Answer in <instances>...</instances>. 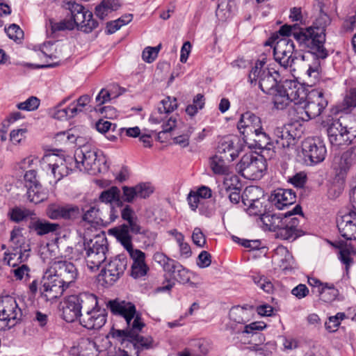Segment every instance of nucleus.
Wrapping results in <instances>:
<instances>
[{
  "mask_svg": "<svg viewBox=\"0 0 356 356\" xmlns=\"http://www.w3.org/2000/svg\"><path fill=\"white\" fill-rule=\"evenodd\" d=\"M282 36L279 31L274 33L266 42V46H273L275 60L285 69L291 67L296 57L293 56L295 44L289 36Z\"/></svg>",
  "mask_w": 356,
  "mask_h": 356,
  "instance_id": "obj_6",
  "label": "nucleus"
},
{
  "mask_svg": "<svg viewBox=\"0 0 356 356\" xmlns=\"http://www.w3.org/2000/svg\"><path fill=\"white\" fill-rule=\"evenodd\" d=\"M327 100L324 97L323 92L312 90L306 93V98L301 105H297L295 108L300 118L304 121L319 116L327 106Z\"/></svg>",
  "mask_w": 356,
  "mask_h": 356,
  "instance_id": "obj_8",
  "label": "nucleus"
},
{
  "mask_svg": "<svg viewBox=\"0 0 356 356\" xmlns=\"http://www.w3.org/2000/svg\"><path fill=\"white\" fill-rule=\"evenodd\" d=\"M49 270H51L67 289L75 282L79 276V271L75 265L66 260L54 261Z\"/></svg>",
  "mask_w": 356,
  "mask_h": 356,
  "instance_id": "obj_19",
  "label": "nucleus"
},
{
  "mask_svg": "<svg viewBox=\"0 0 356 356\" xmlns=\"http://www.w3.org/2000/svg\"><path fill=\"white\" fill-rule=\"evenodd\" d=\"M274 144L280 148L289 147L295 144L297 138H299L297 131L292 124L277 127L274 129Z\"/></svg>",
  "mask_w": 356,
  "mask_h": 356,
  "instance_id": "obj_23",
  "label": "nucleus"
},
{
  "mask_svg": "<svg viewBox=\"0 0 356 356\" xmlns=\"http://www.w3.org/2000/svg\"><path fill=\"white\" fill-rule=\"evenodd\" d=\"M352 207L348 212L337 219V227L341 236L346 240L356 239V186L350 193Z\"/></svg>",
  "mask_w": 356,
  "mask_h": 356,
  "instance_id": "obj_15",
  "label": "nucleus"
},
{
  "mask_svg": "<svg viewBox=\"0 0 356 356\" xmlns=\"http://www.w3.org/2000/svg\"><path fill=\"white\" fill-rule=\"evenodd\" d=\"M227 161L215 155L211 159L210 165L212 171L217 175H224L228 172Z\"/></svg>",
  "mask_w": 356,
  "mask_h": 356,
  "instance_id": "obj_47",
  "label": "nucleus"
},
{
  "mask_svg": "<svg viewBox=\"0 0 356 356\" xmlns=\"http://www.w3.org/2000/svg\"><path fill=\"white\" fill-rule=\"evenodd\" d=\"M346 118H340L334 120L327 128V136L332 145L342 146L350 145L355 138V134L348 128Z\"/></svg>",
  "mask_w": 356,
  "mask_h": 356,
  "instance_id": "obj_14",
  "label": "nucleus"
},
{
  "mask_svg": "<svg viewBox=\"0 0 356 356\" xmlns=\"http://www.w3.org/2000/svg\"><path fill=\"white\" fill-rule=\"evenodd\" d=\"M67 6L79 30L88 33L98 26V22L93 18L92 13L82 5L69 2Z\"/></svg>",
  "mask_w": 356,
  "mask_h": 356,
  "instance_id": "obj_17",
  "label": "nucleus"
},
{
  "mask_svg": "<svg viewBox=\"0 0 356 356\" xmlns=\"http://www.w3.org/2000/svg\"><path fill=\"white\" fill-rule=\"evenodd\" d=\"M243 141L250 147L261 149V153L264 156L266 154L269 159L273 158L275 154L274 141L264 131L262 126L246 138H244Z\"/></svg>",
  "mask_w": 356,
  "mask_h": 356,
  "instance_id": "obj_18",
  "label": "nucleus"
},
{
  "mask_svg": "<svg viewBox=\"0 0 356 356\" xmlns=\"http://www.w3.org/2000/svg\"><path fill=\"white\" fill-rule=\"evenodd\" d=\"M273 261L282 270L291 268L294 263L292 254L283 245H280L275 250Z\"/></svg>",
  "mask_w": 356,
  "mask_h": 356,
  "instance_id": "obj_36",
  "label": "nucleus"
},
{
  "mask_svg": "<svg viewBox=\"0 0 356 356\" xmlns=\"http://www.w3.org/2000/svg\"><path fill=\"white\" fill-rule=\"evenodd\" d=\"M61 47L58 44L50 42L44 43L42 48V52L51 59L60 58Z\"/></svg>",
  "mask_w": 356,
  "mask_h": 356,
  "instance_id": "obj_50",
  "label": "nucleus"
},
{
  "mask_svg": "<svg viewBox=\"0 0 356 356\" xmlns=\"http://www.w3.org/2000/svg\"><path fill=\"white\" fill-rule=\"evenodd\" d=\"M161 44H159L158 46L154 47H146L142 54L143 59L147 63L153 62L158 56L159 51L161 49Z\"/></svg>",
  "mask_w": 356,
  "mask_h": 356,
  "instance_id": "obj_57",
  "label": "nucleus"
},
{
  "mask_svg": "<svg viewBox=\"0 0 356 356\" xmlns=\"http://www.w3.org/2000/svg\"><path fill=\"white\" fill-rule=\"evenodd\" d=\"M261 126V118L250 111L241 114L237 124V128L242 136L243 140Z\"/></svg>",
  "mask_w": 356,
  "mask_h": 356,
  "instance_id": "obj_24",
  "label": "nucleus"
},
{
  "mask_svg": "<svg viewBox=\"0 0 356 356\" xmlns=\"http://www.w3.org/2000/svg\"><path fill=\"white\" fill-rule=\"evenodd\" d=\"M40 106V99L35 97H30L26 101L17 104V107L19 110L35 111Z\"/></svg>",
  "mask_w": 356,
  "mask_h": 356,
  "instance_id": "obj_53",
  "label": "nucleus"
},
{
  "mask_svg": "<svg viewBox=\"0 0 356 356\" xmlns=\"http://www.w3.org/2000/svg\"><path fill=\"white\" fill-rule=\"evenodd\" d=\"M127 267V259L124 255H118L102 269L98 275V281L104 286L113 285L123 275Z\"/></svg>",
  "mask_w": 356,
  "mask_h": 356,
  "instance_id": "obj_12",
  "label": "nucleus"
},
{
  "mask_svg": "<svg viewBox=\"0 0 356 356\" xmlns=\"http://www.w3.org/2000/svg\"><path fill=\"white\" fill-rule=\"evenodd\" d=\"M67 289L51 270H47L40 280V298L44 302H52L61 297Z\"/></svg>",
  "mask_w": 356,
  "mask_h": 356,
  "instance_id": "obj_13",
  "label": "nucleus"
},
{
  "mask_svg": "<svg viewBox=\"0 0 356 356\" xmlns=\"http://www.w3.org/2000/svg\"><path fill=\"white\" fill-rule=\"evenodd\" d=\"M120 189L116 186H112L108 190L102 191L99 195V200L104 203H112L115 202L119 207L122 206V202L120 200Z\"/></svg>",
  "mask_w": 356,
  "mask_h": 356,
  "instance_id": "obj_42",
  "label": "nucleus"
},
{
  "mask_svg": "<svg viewBox=\"0 0 356 356\" xmlns=\"http://www.w3.org/2000/svg\"><path fill=\"white\" fill-rule=\"evenodd\" d=\"M193 132V128L191 126L183 131L182 134L177 136L173 138L174 143L180 145L182 147H186L189 145V138Z\"/></svg>",
  "mask_w": 356,
  "mask_h": 356,
  "instance_id": "obj_56",
  "label": "nucleus"
},
{
  "mask_svg": "<svg viewBox=\"0 0 356 356\" xmlns=\"http://www.w3.org/2000/svg\"><path fill=\"white\" fill-rule=\"evenodd\" d=\"M10 242L12 250L5 252L4 261L10 266L15 267L29 259L31 247L30 244L25 241V238L22 234V229L17 227H15L10 232Z\"/></svg>",
  "mask_w": 356,
  "mask_h": 356,
  "instance_id": "obj_7",
  "label": "nucleus"
},
{
  "mask_svg": "<svg viewBox=\"0 0 356 356\" xmlns=\"http://www.w3.org/2000/svg\"><path fill=\"white\" fill-rule=\"evenodd\" d=\"M74 159L76 168L90 174L100 172V160L98 159L97 151L84 145L75 151Z\"/></svg>",
  "mask_w": 356,
  "mask_h": 356,
  "instance_id": "obj_16",
  "label": "nucleus"
},
{
  "mask_svg": "<svg viewBox=\"0 0 356 356\" xmlns=\"http://www.w3.org/2000/svg\"><path fill=\"white\" fill-rule=\"evenodd\" d=\"M303 216L302 207L296 204L292 210L284 214H271L267 212L261 221L268 229L276 232V236L283 240H294L299 236L300 220L294 216Z\"/></svg>",
  "mask_w": 356,
  "mask_h": 356,
  "instance_id": "obj_3",
  "label": "nucleus"
},
{
  "mask_svg": "<svg viewBox=\"0 0 356 356\" xmlns=\"http://www.w3.org/2000/svg\"><path fill=\"white\" fill-rule=\"evenodd\" d=\"M161 104L163 105V111L169 114L175 111L178 107L177 100L176 97H171L167 96L161 101Z\"/></svg>",
  "mask_w": 356,
  "mask_h": 356,
  "instance_id": "obj_62",
  "label": "nucleus"
},
{
  "mask_svg": "<svg viewBox=\"0 0 356 356\" xmlns=\"http://www.w3.org/2000/svg\"><path fill=\"white\" fill-rule=\"evenodd\" d=\"M79 356H98L96 343L89 339H83L79 344Z\"/></svg>",
  "mask_w": 356,
  "mask_h": 356,
  "instance_id": "obj_43",
  "label": "nucleus"
},
{
  "mask_svg": "<svg viewBox=\"0 0 356 356\" xmlns=\"http://www.w3.org/2000/svg\"><path fill=\"white\" fill-rule=\"evenodd\" d=\"M306 91L303 86L296 80L286 79L279 84L273 102L277 109L282 110L290 102L301 105L306 98Z\"/></svg>",
  "mask_w": 356,
  "mask_h": 356,
  "instance_id": "obj_5",
  "label": "nucleus"
},
{
  "mask_svg": "<svg viewBox=\"0 0 356 356\" xmlns=\"http://www.w3.org/2000/svg\"><path fill=\"white\" fill-rule=\"evenodd\" d=\"M163 270L170 280L179 283L185 284L190 280L188 270L175 259H172Z\"/></svg>",
  "mask_w": 356,
  "mask_h": 356,
  "instance_id": "obj_28",
  "label": "nucleus"
},
{
  "mask_svg": "<svg viewBox=\"0 0 356 356\" xmlns=\"http://www.w3.org/2000/svg\"><path fill=\"white\" fill-rule=\"evenodd\" d=\"M47 167V169L51 170V173L55 179V183L69 173L68 168L65 161L60 158L58 159L54 163H49Z\"/></svg>",
  "mask_w": 356,
  "mask_h": 356,
  "instance_id": "obj_41",
  "label": "nucleus"
},
{
  "mask_svg": "<svg viewBox=\"0 0 356 356\" xmlns=\"http://www.w3.org/2000/svg\"><path fill=\"white\" fill-rule=\"evenodd\" d=\"M231 329L235 333L252 334V337H258L260 343L265 341V337L261 334H258V331H261L266 327V324L262 321H255L245 326L240 327H234L233 324L230 323Z\"/></svg>",
  "mask_w": 356,
  "mask_h": 356,
  "instance_id": "obj_37",
  "label": "nucleus"
},
{
  "mask_svg": "<svg viewBox=\"0 0 356 356\" xmlns=\"http://www.w3.org/2000/svg\"><path fill=\"white\" fill-rule=\"evenodd\" d=\"M247 192H250L249 189H246L245 194L242 195V202L245 206H248L246 209L247 213L250 216H259L260 220L261 217L268 212L266 201L264 198L248 199L247 197Z\"/></svg>",
  "mask_w": 356,
  "mask_h": 356,
  "instance_id": "obj_30",
  "label": "nucleus"
},
{
  "mask_svg": "<svg viewBox=\"0 0 356 356\" xmlns=\"http://www.w3.org/2000/svg\"><path fill=\"white\" fill-rule=\"evenodd\" d=\"M111 232L127 251L134 248L132 237L129 234V226L127 224H122L115 227Z\"/></svg>",
  "mask_w": 356,
  "mask_h": 356,
  "instance_id": "obj_39",
  "label": "nucleus"
},
{
  "mask_svg": "<svg viewBox=\"0 0 356 356\" xmlns=\"http://www.w3.org/2000/svg\"><path fill=\"white\" fill-rule=\"evenodd\" d=\"M68 100V98L64 99L62 100L58 105L56 106L49 108L48 114L49 116L54 119H57L59 120H66V114L63 110L62 106Z\"/></svg>",
  "mask_w": 356,
  "mask_h": 356,
  "instance_id": "obj_54",
  "label": "nucleus"
},
{
  "mask_svg": "<svg viewBox=\"0 0 356 356\" xmlns=\"http://www.w3.org/2000/svg\"><path fill=\"white\" fill-rule=\"evenodd\" d=\"M236 168L244 178L256 180L264 176L267 165L263 156L259 157L252 154H246L242 156Z\"/></svg>",
  "mask_w": 356,
  "mask_h": 356,
  "instance_id": "obj_10",
  "label": "nucleus"
},
{
  "mask_svg": "<svg viewBox=\"0 0 356 356\" xmlns=\"http://www.w3.org/2000/svg\"><path fill=\"white\" fill-rule=\"evenodd\" d=\"M108 307L113 314L119 315L124 318L127 323L125 329L120 330L112 327L109 334L118 340L123 348L133 347L136 354L139 356L140 352L153 347V339L151 337H143L140 334L145 327L140 314L136 313V306L126 301H109Z\"/></svg>",
  "mask_w": 356,
  "mask_h": 356,
  "instance_id": "obj_1",
  "label": "nucleus"
},
{
  "mask_svg": "<svg viewBox=\"0 0 356 356\" xmlns=\"http://www.w3.org/2000/svg\"><path fill=\"white\" fill-rule=\"evenodd\" d=\"M60 227L57 223L50 222L46 220L33 216L29 222L28 228L29 232H35L38 236H43L56 232Z\"/></svg>",
  "mask_w": 356,
  "mask_h": 356,
  "instance_id": "obj_32",
  "label": "nucleus"
},
{
  "mask_svg": "<svg viewBox=\"0 0 356 356\" xmlns=\"http://www.w3.org/2000/svg\"><path fill=\"white\" fill-rule=\"evenodd\" d=\"M27 199L35 204L47 199V194L42 191V186H35L27 190Z\"/></svg>",
  "mask_w": 356,
  "mask_h": 356,
  "instance_id": "obj_46",
  "label": "nucleus"
},
{
  "mask_svg": "<svg viewBox=\"0 0 356 356\" xmlns=\"http://www.w3.org/2000/svg\"><path fill=\"white\" fill-rule=\"evenodd\" d=\"M307 283L309 286L317 289V293L325 301H329L335 298L338 291L334 288V284L323 283L315 277H309Z\"/></svg>",
  "mask_w": 356,
  "mask_h": 356,
  "instance_id": "obj_31",
  "label": "nucleus"
},
{
  "mask_svg": "<svg viewBox=\"0 0 356 356\" xmlns=\"http://www.w3.org/2000/svg\"><path fill=\"white\" fill-rule=\"evenodd\" d=\"M168 113H165V111H163V105L160 104L157 108L152 113L149 120L152 123L159 124L164 121L168 118Z\"/></svg>",
  "mask_w": 356,
  "mask_h": 356,
  "instance_id": "obj_58",
  "label": "nucleus"
},
{
  "mask_svg": "<svg viewBox=\"0 0 356 356\" xmlns=\"http://www.w3.org/2000/svg\"><path fill=\"white\" fill-rule=\"evenodd\" d=\"M81 214V211L78 206L70 204H51L47 209V215L52 220H74Z\"/></svg>",
  "mask_w": 356,
  "mask_h": 356,
  "instance_id": "obj_20",
  "label": "nucleus"
},
{
  "mask_svg": "<svg viewBox=\"0 0 356 356\" xmlns=\"http://www.w3.org/2000/svg\"><path fill=\"white\" fill-rule=\"evenodd\" d=\"M253 310V306L249 305L243 307L240 305L232 307L229 313L230 321L236 325H243L250 321Z\"/></svg>",
  "mask_w": 356,
  "mask_h": 356,
  "instance_id": "obj_33",
  "label": "nucleus"
},
{
  "mask_svg": "<svg viewBox=\"0 0 356 356\" xmlns=\"http://www.w3.org/2000/svg\"><path fill=\"white\" fill-rule=\"evenodd\" d=\"M29 272L30 268L26 264H22L13 270V273L17 280L24 279L26 281L29 278Z\"/></svg>",
  "mask_w": 356,
  "mask_h": 356,
  "instance_id": "obj_63",
  "label": "nucleus"
},
{
  "mask_svg": "<svg viewBox=\"0 0 356 356\" xmlns=\"http://www.w3.org/2000/svg\"><path fill=\"white\" fill-rule=\"evenodd\" d=\"M22 311L10 296L0 297V330H9L22 318Z\"/></svg>",
  "mask_w": 356,
  "mask_h": 356,
  "instance_id": "obj_11",
  "label": "nucleus"
},
{
  "mask_svg": "<svg viewBox=\"0 0 356 356\" xmlns=\"http://www.w3.org/2000/svg\"><path fill=\"white\" fill-rule=\"evenodd\" d=\"M73 298L77 305L79 311L86 313L97 307L98 301L97 296L88 292L79 293L77 295H72Z\"/></svg>",
  "mask_w": 356,
  "mask_h": 356,
  "instance_id": "obj_35",
  "label": "nucleus"
},
{
  "mask_svg": "<svg viewBox=\"0 0 356 356\" xmlns=\"http://www.w3.org/2000/svg\"><path fill=\"white\" fill-rule=\"evenodd\" d=\"M356 253L355 248L351 246H346L339 251V259L341 263L346 265V270L348 271V268L353 263L351 255Z\"/></svg>",
  "mask_w": 356,
  "mask_h": 356,
  "instance_id": "obj_51",
  "label": "nucleus"
},
{
  "mask_svg": "<svg viewBox=\"0 0 356 356\" xmlns=\"http://www.w3.org/2000/svg\"><path fill=\"white\" fill-rule=\"evenodd\" d=\"M50 26L52 33L57 31L73 30L76 27L74 18L72 17L70 19H65L60 22L50 21Z\"/></svg>",
  "mask_w": 356,
  "mask_h": 356,
  "instance_id": "obj_45",
  "label": "nucleus"
},
{
  "mask_svg": "<svg viewBox=\"0 0 356 356\" xmlns=\"http://www.w3.org/2000/svg\"><path fill=\"white\" fill-rule=\"evenodd\" d=\"M231 1H222L216 10V15L220 21H226L231 17Z\"/></svg>",
  "mask_w": 356,
  "mask_h": 356,
  "instance_id": "obj_49",
  "label": "nucleus"
},
{
  "mask_svg": "<svg viewBox=\"0 0 356 356\" xmlns=\"http://www.w3.org/2000/svg\"><path fill=\"white\" fill-rule=\"evenodd\" d=\"M343 110L348 113L355 111L356 113V86L350 87L347 90L346 95L343 99Z\"/></svg>",
  "mask_w": 356,
  "mask_h": 356,
  "instance_id": "obj_48",
  "label": "nucleus"
},
{
  "mask_svg": "<svg viewBox=\"0 0 356 356\" xmlns=\"http://www.w3.org/2000/svg\"><path fill=\"white\" fill-rule=\"evenodd\" d=\"M238 177L235 175L227 176L225 178L221 189V193L228 197L229 200L232 204H238L240 202L242 195H240V188Z\"/></svg>",
  "mask_w": 356,
  "mask_h": 356,
  "instance_id": "obj_27",
  "label": "nucleus"
},
{
  "mask_svg": "<svg viewBox=\"0 0 356 356\" xmlns=\"http://www.w3.org/2000/svg\"><path fill=\"white\" fill-rule=\"evenodd\" d=\"M86 251V259L87 265L91 270L98 269L106 259L108 252V241L104 236L97 235L88 241L84 242Z\"/></svg>",
  "mask_w": 356,
  "mask_h": 356,
  "instance_id": "obj_9",
  "label": "nucleus"
},
{
  "mask_svg": "<svg viewBox=\"0 0 356 356\" xmlns=\"http://www.w3.org/2000/svg\"><path fill=\"white\" fill-rule=\"evenodd\" d=\"M127 252L133 261L130 275L134 279L145 276L149 270L145 262V253L134 248L128 250Z\"/></svg>",
  "mask_w": 356,
  "mask_h": 356,
  "instance_id": "obj_25",
  "label": "nucleus"
},
{
  "mask_svg": "<svg viewBox=\"0 0 356 356\" xmlns=\"http://www.w3.org/2000/svg\"><path fill=\"white\" fill-rule=\"evenodd\" d=\"M345 317L346 314L343 312H339L335 316H330L325 323V329L330 332H335Z\"/></svg>",
  "mask_w": 356,
  "mask_h": 356,
  "instance_id": "obj_52",
  "label": "nucleus"
},
{
  "mask_svg": "<svg viewBox=\"0 0 356 356\" xmlns=\"http://www.w3.org/2000/svg\"><path fill=\"white\" fill-rule=\"evenodd\" d=\"M279 33L282 36H293L301 50L314 56L315 60L309 66L306 73L312 81H317L321 70L319 60L328 56V51L325 47L326 33L323 29L311 26L301 27L298 23L282 26Z\"/></svg>",
  "mask_w": 356,
  "mask_h": 356,
  "instance_id": "obj_2",
  "label": "nucleus"
},
{
  "mask_svg": "<svg viewBox=\"0 0 356 356\" xmlns=\"http://www.w3.org/2000/svg\"><path fill=\"white\" fill-rule=\"evenodd\" d=\"M106 322V313L104 309L97 305L86 313H83L80 317V325L88 330H99Z\"/></svg>",
  "mask_w": 356,
  "mask_h": 356,
  "instance_id": "obj_22",
  "label": "nucleus"
},
{
  "mask_svg": "<svg viewBox=\"0 0 356 356\" xmlns=\"http://www.w3.org/2000/svg\"><path fill=\"white\" fill-rule=\"evenodd\" d=\"M61 316L67 323H72L80 320L83 313L79 311L77 305L73 296H69L61 303Z\"/></svg>",
  "mask_w": 356,
  "mask_h": 356,
  "instance_id": "obj_29",
  "label": "nucleus"
},
{
  "mask_svg": "<svg viewBox=\"0 0 356 356\" xmlns=\"http://www.w3.org/2000/svg\"><path fill=\"white\" fill-rule=\"evenodd\" d=\"M216 155L231 162L238 156V150L234 147L232 140H224L219 143Z\"/></svg>",
  "mask_w": 356,
  "mask_h": 356,
  "instance_id": "obj_38",
  "label": "nucleus"
},
{
  "mask_svg": "<svg viewBox=\"0 0 356 356\" xmlns=\"http://www.w3.org/2000/svg\"><path fill=\"white\" fill-rule=\"evenodd\" d=\"M270 200L276 208L283 210L296 202V195L292 189L277 188L271 194Z\"/></svg>",
  "mask_w": 356,
  "mask_h": 356,
  "instance_id": "obj_26",
  "label": "nucleus"
},
{
  "mask_svg": "<svg viewBox=\"0 0 356 356\" xmlns=\"http://www.w3.org/2000/svg\"><path fill=\"white\" fill-rule=\"evenodd\" d=\"M355 160V155L352 151H346L340 156L335 157L334 160V169L338 175L343 177L350 169Z\"/></svg>",
  "mask_w": 356,
  "mask_h": 356,
  "instance_id": "obj_34",
  "label": "nucleus"
},
{
  "mask_svg": "<svg viewBox=\"0 0 356 356\" xmlns=\"http://www.w3.org/2000/svg\"><path fill=\"white\" fill-rule=\"evenodd\" d=\"M26 129H13L10 134V140L14 145H18L26 138Z\"/></svg>",
  "mask_w": 356,
  "mask_h": 356,
  "instance_id": "obj_64",
  "label": "nucleus"
},
{
  "mask_svg": "<svg viewBox=\"0 0 356 356\" xmlns=\"http://www.w3.org/2000/svg\"><path fill=\"white\" fill-rule=\"evenodd\" d=\"M97 130L100 133H106L109 131L118 134V126L116 124H113L108 120L100 119L96 122L95 124Z\"/></svg>",
  "mask_w": 356,
  "mask_h": 356,
  "instance_id": "obj_55",
  "label": "nucleus"
},
{
  "mask_svg": "<svg viewBox=\"0 0 356 356\" xmlns=\"http://www.w3.org/2000/svg\"><path fill=\"white\" fill-rule=\"evenodd\" d=\"M35 216V213L33 211L20 207H14L8 213L9 219L16 223L24 221L29 218L32 220Z\"/></svg>",
  "mask_w": 356,
  "mask_h": 356,
  "instance_id": "obj_40",
  "label": "nucleus"
},
{
  "mask_svg": "<svg viewBox=\"0 0 356 356\" xmlns=\"http://www.w3.org/2000/svg\"><path fill=\"white\" fill-rule=\"evenodd\" d=\"M5 31L9 38L15 41L21 40L24 35L22 30L15 24H13L9 27L6 28Z\"/></svg>",
  "mask_w": 356,
  "mask_h": 356,
  "instance_id": "obj_59",
  "label": "nucleus"
},
{
  "mask_svg": "<svg viewBox=\"0 0 356 356\" xmlns=\"http://www.w3.org/2000/svg\"><path fill=\"white\" fill-rule=\"evenodd\" d=\"M137 195L138 197H148L153 192L154 188L149 183H140L136 186Z\"/></svg>",
  "mask_w": 356,
  "mask_h": 356,
  "instance_id": "obj_60",
  "label": "nucleus"
},
{
  "mask_svg": "<svg viewBox=\"0 0 356 356\" xmlns=\"http://www.w3.org/2000/svg\"><path fill=\"white\" fill-rule=\"evenodd\" d=\"M127 225L129 226V232L134 234H141L145 236L151 237L153 239H155L156 237V234L154 232H151L147 229L142 228L137 217L127 221Z\"/></svg>",
  "mask_w": 356,
  "mask_h": 356,
  "instance_id": "obj_44",
  "label": "nucleus"
},
{
  "mask_svg": "<svg viewBox=\"0 0 356 356\" xmlns=\"http://www.w3.org/2000/svg\"><path fill=\"white\" fill-rule=\"evenodd\" d=\"M36 175L37 172L34 170H30L26 172L24 176V179L27 190L35 186H39L40 184L37 179Z\"/></svg>",
  "mask_w": 356,
  "mask_h": 356,
  "instance_id": "obj_61",
  "label": "nucleus"
},
{
  "mask_svg": "<svg viewBox=\"0 0 356 356\" xmlns=\"http://www.w3.org/2000/svg\"><path fill=\"white\" fill-rule=\"evenodd\" d=\"M302 153L311 163L322 162L326 156L327 149L324 143L319 139L308 138L302 143Z\"/></svg>",
  "mask_w": 356,
  "mask_h": 356,
  "instance_id": "obj_21",
  "label": "nucleus"
},
{
  "mask_svg": "<svg viewBox=\"0 0 356 356\" xmlns=\"http://www.w3.org/2000/svg\"><path fill=\"white\" fill-rule=\"evenodd\" d=\"M279 78L280 74L277 71L266 67L265 58L259 59L255 63L248 75V80L251 85H258L263 92L272 95L273 98L279 86Z\"/></svg>",
  "mask_w": 356,
  "mask_h": 356,
  "instance_id": "obj_4",
  "label": "nucleus"
}]
</instances>
